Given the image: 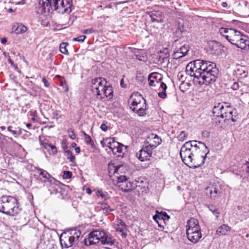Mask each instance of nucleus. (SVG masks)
<instances>
[{
    "instance_id": "nucleus-28",
    "label": "nucleus",
    "mask_w": 249,
    "mask_h": 249,
    "mask_svg": "<svg viewBox=\"0 0 249 249\" xmlns=\"http://www.w3.org/2000/svg\"><path fill=\"white\" fill-rule=\"evenodd\" d=\"M100 203L101 204V209L106 215L108 214L110 212L113 211V209H111L107 203L104 202Z\"/></svg>"
},
{
    "instance_id": "nucleus-13",
    "label": "nucleus",
    "mask_w": 249,
    "mask_h": 249,
    "mask_svg": "<svg viewBox=\"0 0 249 249\" xmlns=\"http://www.w3.org/2000/svg\"><path fill=\"white\" fill-rule=\"evenodd\" d=\"M152 149H151L148 146L143 145L142 148L139 151V154H137L138 159L142 161H145L149 160L152 153Z\"/></svg>"
},
{
    "instance_id": "nucleus-20",
    "label": "nucleus",
    "mask_w": 249,
    "mask_h": 249,
    "mask_svg": "<svg viewBox=\"0 0 249 249\" xmlns=\"http://www.w3.org/2000/svg\"><path fill=\"white\" fill-rule=\"evenodd\" d=\"M27 30V28L22 24L16 23L13 25L12 28V32L16 34L25 33Z\"/></svg>"
},
{
    "instance_id": "nucleus-63",
    "label": "nucleus",
    "mask_w": 249,
    "mask_h": 249,
    "mask_svg": "<svg viewBox=\"0 0 249 249\" xmlns=\"http://www.w3.org/2000/svg\"><path fill=\"white\" fill-rule=\"evenodd\" d=\"M0 128L2 130H3L5 129V127L3 125H2L0 127Z\"/></svg>"
},
{
    "instance_id": "nucleus-5",
    "label": "nucleus",
    "mask_w": 249,
    "mask_h": 249,
    "mask_svg": "<svg viewBox=\"0 0 249 249\" xmlns=\"http://www.w3.org/2000/svg\"><path fill=\"white\" fill-rule=\"evenodd\" d=\"M21 208L18 199L10 196H3L0 198V212L10 216H16Z\"/></svg>"
},
{
    "instance_id": "nucleus-39",
    "label": "nucleus",
    "mask_w": 249,
    "mask_h": 249,
    "mask_svg": "<svg viewBox=\"0 0 249 249\" xmlns=\"http://www.w3.org/2000/svg\"><path fill=\"white\" fill-rule=\"evenodd\" d=\"M181 54L182 53H179V50L177 49L174 51L172 56L174 59H178L183 56Z\"/></svg>"
},
{
    "instance_id": "nucleus-15",
    "label": "nucleus",
    "mask_w": 249,
    "mask_h": 249,
    "mask_svg": "<svg viewBox=\"0 0 249 249\" xmlns=\"http://www.w3.org/2000/svg\"><path fill=\"white\" fill-rule=\"evenodd\" d=\"M162 75L158 72L150 73L148 77L149 85L150 86L156 87V84H158L162 79Z\"/></svg>"
},
{
    "instance_id": "nucleus-42",
    "label": "nucleus",
    "mask_w": 249,
    "mask_h": 249,
    "mask_svg": "<svg viewBox=\"0 0 249 249\" xmlns=\"http://www.w3.org/2000/svg\"><path fill=\"white\" fill-rule=\"evenodd\" d=\"M86 38V36H85L81 35V36H79L77 37L73 38L72 40L74 41H78V42H84V41Z\"/></svg>"
},
{
    "instance_id": "nucleus-31",
    "label": "nucleus",
    "mask_w": 249,
    "mask_h": 249,
    "mask_svg": "<svg viewBox=\"0 0 249 249\" xmlns=\"http://www.w3.org/2000/svg\"><path fill=\"white\" fill-rule=\"evenodd\" d=\"M207 207L209 208V210L215 215L216 218L219 217L220 213L217 208L213 205H208Z\"/></svg>"
},
{
    "instance_id": "nucleus-55",
    "label": "nucleus",
    "mask_w": 249,
    "mask_h": 249,
    "mask_svg": "<svg viewBox=\"0 0 249 249\" xmlns=\"http://www.w3.org/2000/svg\"><path fill=\"white\" fill-rule=\"evenodd\" d=\"M100 127L104 131H106L108 129L107 125H101Z\"/></svg>"
},
{
    "instance_id": "nucleus-10",
    "label": "nucleus",
    "mask_w": 249,
    "mask_h": 249,
    "mask_svg": "<svg viewBox=\"0 0 249 249\" xmlns=\"http://www.w3.org/2000/svg\"><path fill=\"white\" fill-rule=\"evenodd\" d=\"M117 185L120 190L125 192H130L137 186L136 181H131L125 176L117 177Z\"/></svg>"
},
{
    "instance_id": "nucleus-45",
    "label": "nucleus",
    "mask_w": 249,
    "mask_h": 249,
    "mask_svg": "<svg viewBox=\"0 0 249 249\" xmlns=\"http://www.w3.org/2000/svg\"><path fill=\"white\" fill-rule=\"evenodd\" d=\"M210 131L205 130L201 132V135L203 138H209L210 137Z\"/></svg>"
},
{
    "instance_id": "nucleus-47",
    "label": "nucleus",
    "mask_w": 249,
    "mask_h": 249,
    "mask_svg": "<svg viewBox=\"0 0 249 249\" xmlns=\"http://www.w3.org/2000/svg\"><path fill=\"white\" fill-rule=\"evenodd\" d=\"M155 221L158 223L159 227L162 229L161 231H162L163 229H164V226L162 223L164 224V221L161 222V221L159 220L158 219H157V220Z\"/></svg>"
},
{
    "instance_id": "nucleus-36",
    "label": "nucleus",
    "mask_w": 249,
    "mask_h": 249,
    "mask_svg": "<svg viewBox=\"0 0 249 249\" xmlns=\"http://www.w3.org/2000/svg\"><path fill=\"white\" fill-rule=\"evenodd\" d=\"M178 29L176 31V34L178 36L181 35L182 33L184 31V26L182 24L178 23Z\"/></svg>"
},
{
    "instance_id": "nucleus-6",
    "label": "nucleus",
    "mask_w": 249,
    "mask_h": 249,
    "mask_svg": "<svg viewBox=\"0 0 249 249\" xmlns=\"http://www.w3.org/2000/svg\"><path fill=\"white\" fill-rule=\"evenodd\" d=\"M186 231L188 239L194 244L197 243L202 237L198 221L194 218H191L187 221Z\"/></svg>"
},
{
    "instance_id": "nucleus-23",
    "label": "nucleus",
    "mask_w": 249,
    "mask_h": 249,
    "mask_svg": "<svg viewBox=\"0 0 249 249\" xmlns=\"http://www.w3.org/2000/svg\"><path fill=\"white\" fill-rule=\"evenodd\" d=\"M143 107H134L132 108V110L137 113L140 116H144L146 114V105L145 100L142 98Z\"/></svg>"
},
{
    "instance_id": "nucleus-16",
    "label": "nucleus",
    "mask_w": 249,
    "mask_h": 249,
    "mask_svg": "<svg viewBox=\"0 0 249 249\" xmlns=\"http://www.w3.org/2000/svg\"><path fill=\"white\" fill-rule=\"evenodd\" d=\"M101 144L103 147H108L112 150L113 148L115 147V145H118V142L115 141L113 138H107L101 141Z\"/></svg>"
},
{
    "instance_id": "nucleus-7",
    "label": "nucleus",
    "mask_w": 249,
    "mask_h": 249,
    "mask_svg": "<svg viewBox=\"0 0 249 249\" xmlns=\"http://www.w3.org/2000/svg\"><path fill=\"white\" fill-rule=\"evenodd\" d=\"M228 41L242 49H245L249 46V40L247 36L240 31L233 29L230 31Z\"/></svg>"
},
{
    "instance_id": "nucleus-37",
    "label": "nucleus",
    "mask_w": 249,
    "mask_h": 249,
    "mask_svg": "<svg viewBox=\"0 0 249 249\" xmlns=\"http://www.w3.org/2000/svg\"><path fill=\"white\" fill-rule=\"evenodd\" d=\"M85 140L86 143L88 144H90L91 146H94V142H93L91 138L88 135L84 133Z\"/></svg>"
},
{
    "instance_id": "nucleus-25",
    "label": "nucleus",
    "mask_w": 249,
    "mask_h": 249,
    "mask_svg": "<svg viewBox=\"0 0 249 249\" xmlns=\"http://www.w3.org/2000/svg\"><path fill=\"white\" fill-rule=\"evenodd\" d=\"M233 29L231 28H225L221 27L219 28L218 33L221 36L224 37L227 40L229 39L230 35V31H232Z\"/></svg>"
},
{
    "instance_id": "nucleus-17",
    "label": "nucleus",
    "mask_w": 249,
    "mask_h": 249,
    "mask_svg": "<svg viewBox=\"0 0 249 249\" xmlns=\"http://www.w3.org/2000/svg\"><path fill=\"white\" fill-rule=\"evenodd\" d=\"M126 147L123 144L118 142V145H115V147L111 150L114 155H117L118 157H122L126 151Z\"/></svg>"
},
{
    "instance_id": "nucleus-9",
    "label": "nucleus",
    "mask_w": 249,
    "mask_h": 249,
    "mask_svg": "<svg viewBox=\"0 0 249 249\" xmlns=\"http://www.w3.org/2000/svg\"><path fill=\"white\" fill-rule=\"evenodd\" d=\"M105 84H107V81L101 77L94 78L91 81V90L97 99H103L102 93L105 88Z\"/></svg>"
},
{
    "instance_id": "nucleus-43",
    "label": "nucleus",
    "mask_w": 249,
    "mask_h": 249,
    "mask_svg": "<svg viewBox=\"0 0 249 249\" xmlns=\"http://www.w3.org/2000/svg\"><path fill=\"white\" fill-rule=\"evenodd\" d=\"M97 31L93 29V28H89L88 29L84 30L83 31V33L85 34H91L92 33H97Z\"/></svg>"
},
{
    "instance_id": "nucleus-26",
    "label": "nucleus",
    "mask_w": 249,
    "mask_h": 249,
    "mask_svg": "<svg viewBox=\"0 0 249 249\" xmlns=\"http://www.w3.org/2000/svg\"><path fill=\"white\" fill-rule=\"evenodd\" d=\"M169 218L170 216L165 212L163 213H160L159 215H155L153 216V219L155 221H157V219H158L159 220L161 221V222H163L166 220H169Z\"/></svg>"
},
{
    "instance_id": "nucleus-32",
    "label": "nucleus",
    "mask_w": 249,
    "mask_h": 249,
    "mask_svg": "<svg viewBox=\"0 0 249 249\" xmlns=\"http://www.w3.org/2000/svg\"><path fill=\"white\" fill-rule=\"evenodd\" d=\"M177 50H179V53H182V55L184 56L189 51V46L187 45H183L177 49Z\"/></svg>"
},
{
    "instance_id": "nucleus-49",
    "label": "nucleus",
    "mask_w": 249,
    "mask_h": 249,
    "mask_svg": "<svg viewBox=\"0 0 249 249\" xmlns=\"http://www.w3.org/2000/svg\"><path fill=\"white\" fill-rule=\"evenodd\" d=\"M116 226H121L122 227H124L125 226V223L122 220L118 219L117 221V224Z\"/></svg>"
},
{
    "instance_id": "nucleus-19",
    "label": "nucleus",
    "mask_w": 249,
    "mask_h": 249,
    "mask_svg": "<svg viewBox=\"0 0 249 249\" xmlns=\"http://www.w3.org/2000/svg\"><path fill=\"white\" fill-rule=\"evenodd\" d=\"M231 230V228L228 224H222L216 230L217 235H227L228 232Z\"/></svg>"
},
{
    "instance_id": "nucleus-18",
    "label": "nucleus",
    "mask_w": 249,
    "mask_h": 249,
    "mask_svg": "<svg viewBox=\"0 0 249 249\" xmlns=\"http://www.w3.org/2000/svg\"><path fill=\"white\" fill-rule=\"evenodd\" d=\"M150 18L152 22H161L163 19V14L160 11H154L151 12Z\"/></svg>"
},
{
    "instance_id": "nucleus-50",
    "label": "nucleus",
    "mask_w": 249,
    "mask_h": 249,
    "mask_svg": "<svg viewBox=\"0 0 249 249\" xmlns=\"http://www.w3.org/2000/svg\"><path fill=\"white\" fill-rule=\"evenodd\" d=\"M244 170H245L246 173L249 175V162H247L244 165Z\"/></svg>"
},
{
    "instance_id": "nucleus-60",
    "label": "nucleus",
    "mask_w": 249,
    "mask_h": 249,
    "mask_svg": "<svg viewBox=\"0 0 249 249\" xmlns=\"http://www.w3.org/2000/svg\"><path fill=\"white\" fill-rule=\"evenodd\" d=\"M221 6L223 7H227L228 6V4L226 2H222L221 3Z\"/></svg>"
},
{
    "instance_id": "nucleus-51",
    "label": "nucleus",
    "mask_w": 249,
    "mask_h": 249,
    "mask_svg": "<svg viewBox=\"0 0 249 249\" xmlns=\"http://www.w3.org/2000/svg\"><path fill=\"white\" fill-rule=\"evenodd\" d=\"M42 82L44 83V86L45 87H48L49 86L50 83L49 82V81L45 77H43L42 78Z\"/></svg>"
},
{
    "instance_id": "nucleus-44",
    "label": "nucleus",
    "mask_w": 249,
    "mask_h": 249,
    "mask_svg": "<svg viewBox=\"0 0 249 249\" xmlns=\"http://www.w3.org/2000/svg\"><path fill=\"white\" fill-rule=\"evenodd\" d=\"M36 111H31L30 112L31 116H32L31 120L33 121V123H36L37 122V118L36 117Z\"/></svg>"
},
{
    "instance_id": "nucleus-11",
    "label": "nucleus",
    "mask_w": 249,
    "mask_h": 249,
    "mask_svg": "<svg viewBox=\"0 0 249 249\" xmlns=\"http://www.w3.org/2000/svg\"><path fill=\"white\" fill-rule=\"evenodd\" d=\"M104 235V231H94L91 232L88 238L85 239V244L86 246L95 245L100 242H101V239Z\"/></svg>"
},
{
    "instance_id": "nucleus-40",
    "label": "nucleus",
    "mask_w": 249,
    "mask_h": 249,
    "mask_svg": "<svg viewBox=\"0 0 249 249\" xmlns=\"http://www.w3.org/2000/svg\"><path fill=\"white\" fill-rule=\"evenodd\" d=\"M141 98V96H139V97H138L137 99L135 98L133 99L132 102L131 103L132 106H134L135 107L137 105L139 106L140 104H142L140 99V98Z\"/></svg>"
},
{
    "instance_id": "nucleus-33",
    "label": "nucleus",
    "mask_w": 249,
    "mask_h": 249,
    "mask_svg": "<svg viewBox=\"0 0 249 249\" xmlns=\"http://www.w3.org/2000/svg\"><path fill=\"white\" fill-rule=\"evenodd\" d=\"M67 43L65 42H62L60 44L59 49L60 51L65 54H68V51L66 48V46L67 45Z\"/></svg>"
},
{
    "instance_id": "nucleus-48",
    "label": "nucleus",
    "mask_w": 249,
    "mask_h": 249,
    "mask_svg": "<svg viewBox=\"0 0 249 249\" xmlns=\"http://www.w3.org/2000/svg\"><path fill=\"white\" fill-rule=\"evenodd\" d=\"M158 95L160 97L164 99L166 97V91H163L162 92H160L158 93Z\"/></svg>"
},
{
    "instance_id": "nucleus-62",
    "label": "nucleus",
    "mask_w": 249,
    "mask_h": 249,
    "mask_svg": "<svg viewBox=\"0 0 249 249\" xmlns=\"http://www.w3.org/2000/svg\"><path fill=\"white\" fill-rule=\"evenodd\" d=\"M7 11H8V12H9V13H11V12H13V9H12V8H9V9H8V10H7Z\"/></svg>"
},
{
    "instance_id": "nucleus-24",
    "label": "nucleus",
    "mask_w": 249,
    "mask_h": 249,
    "mask_svg": "<svg viewBox=\"0 0 249 249\" xmlns=\"http://www.w3.org/2000/svg\"><path fill=\"white\" fill-rule=\"evenodd\" d=\"M37 171L39 175L41 176L43 178L47 179L49 181L51 182L53 178L46 171L41 169L37 168Z\"/></svg>"
},
{
    "instance_id": "nucleus-8",
    "label": "nucleus",
    "mask_w": 249,
    "mask_h": 249,
    "mask_svg": "<svg viewBox=\"0 0 249 249\" xmlns=\"http://www.w3.org/2000/svg\"><path fill=\"white\" fill-rule=\"evenodd\" d=\"M80 235V231L76 230H71L62 233L60 237L62 247L66 248L72 247L78 241Z\"/></svg>"
},
{
    "instance_id": "nucleus-34",
    "label": "nucleus",
    "mask_w": 249,
    "mask_h": 249,
    "mask_svg": "<svg viewBox=\"0 0 249 249\" xmlns=\"http://www.w3.org/2000/svg\"><path fill=\"white\" fill-rule=\"evenodd\" d=\"M188 134L184 131H181L178 136V139L179 141L182 142L187 137Z\"/></svg>"
},
{
    "instance_id": "nucleus-41",
    "label": "nucleus",
    "mask_w": 249,
    "mask_h": 249,
    "mask_svg": "<svg viewBox=\"0 0 249 249\" xmlns=\"http://www.w3.org/2000/svg\"><path fill=\"white\" fill-rule=\"evenodd\" d=\"M72 173L70 171H65L63 172V177L64 179H69L71 178Z\"/></svg>"
},
{
    "instance_id": "nucleus-4",
    "label": "nucleus",
    "mask_w": 249,
    "mask_h": 249,
    "mask_svg": "<svg viewBox=\"0 0 249 249\" xmlns=\"http://www.w3.org/2000/svg\"><path fill=\"white\" fill-rule=\"evenodd\" d=\"M39 5L48 11L53 8L61 14L70 13L72 9V0H39Z\"/></svg>"
},
{
    "instance_id": "nucleus-52",
    "label": "nucleus",
    "mask_w": 249,
    "mask_h": 249,
    "mask_svg": "<svg viewBox=\"0 0 249 249\" xmlns=\"http://www.w3.org/2000/svg\"><path fill=\"white\" fill-rule=\"evenodd\" d=\"M69 137L72 140L74 139L75 138V135L74 134V132L72 131H69Z\"/></svg>"
},
{
    "instance_id": "nucleus-1",
    "label": "nucleus",
    "mask_w": 249,
    "mask_h": 249,
    "mask_svg": "<svg viewBox=\"0 0 249 249\" xmlns=\"http://www.w3.org/2000/svg\"><path fill=\"white\" fill-rule=\"evenodd\" d=\"M186 71L194 77V83L198 86L213 83L219 72L214 63L202 59H196L189 63L186 67Z\"/></svg>"
},
{
    "instance_id": "nucleus-54",
    "label": "nucleus",
    "mask_w": 249,
    "mask_h": 249,
    "mask_svg": "<svg viewBox=\"0 0 249 249\" xmlns=\"http://www.w3.org/2000/svg\"><path fill=\"white\" fill-rule=\"evenodd\" d=\"M115 229H116V231H119L120 232L123 233V231H124L123 227L121 228L120 226L119 227L116 226Z\"/></svg>"
},
{
    "instance_id": "nucleus-35",
    "label": "nucleus",
    "mask_w": 249,
    "mask_h": 249,
    "mask_svg": "<svg viewBox=\"0 0 249 249\" xmlns=\"http://www.w3.org/2000/svg\"><path fill=\"white\" fill-rule=\"evenodd\" d=\"M65 155L67 156V159L71 162H73L75 160L74 156H73L71 151L69 150L66 151Z\"/></svg>"
},
{
    "instance_id": "nucleus-29",
    "label": "nucleus",
    "mask_w": 249,
    "mask_h": 249,
    "mask_svg": "<svg viewBox=\"0 0 249 249\" xmlns=\"http://www.w3.org/2000/svg\"><path fill=\"white\" fill-rule=\"evenodd\" d=\"M96 194L98 197H100L103 200H106L109 198L108 194L106 192L103 191L102 190H98Z\"/></svg>"
},
{
    "instance_id": "nucleus-30",
    "label": "nucleus",
    "mask_w": 249,
    "mask_h": 249,
    "mask_svg": "<svg viewBox=\"0 0 249 249\" xmlns=\"http://www.w3.org/2000/svg\"><path fill=\"white\" fill-rule=\"evenodd\" d=\"M41 143L45 149H46L48 150H50V149H52V152L53 153H55L56 152V149L55 146L52 145L49 143H48L47 142H42L40 141Z\"/></svg>"
},
{
    "instance_id": "nucleus-59",
    "label": "nucleus",
    "mask_w": 249,
    "mask_h": 249,
    "mask_svg": "<svg viewBox=\"0 0 249 249\" xmlns=\"http://www.w3.org/2000/svg\"><path fill=\"white\" fill-rule=\"evenodd\" d=\"M86 193H87V194H89V195H90V194H91V193H92V191H91V190L90 188H87V189H86Z\"/></svg>"
},
{
    "instance_id": "nucleus-56",
    "label": "nucleus",
    "mask_w": 249,
    "mask_h": 249,
    "mask_svg": "<svg viewBox=\"0 0 249 249\" xmlns=\"http://www.w3.org/2000/svg\"><path fill=\"white\" fill-rule=\"evenodd\" d=\"M120 85L122 88H126V86L124 84V80L123 78L121 80Z\"/></svg>"
},
{
    "instance_id": "nucleus-14",
    "label": "nucleus",
    "mask_w": 249,
    "mask_h": 249,
    "mask_svg": "<svg viewBox=\"0 0 249 249\" xmlns=\"http://www.w3.org/2000/svg\"><path fill=\"white\" fill-rule=\"evenodd\" d=\"M205 192L207 195L213 199H215L220 193L218 186L213 184H211L207 187L205 189Z\"/></svg>"
},
{
    "instance_id": "nucleus-53",
    "label": "nucleus",
    "mask_w": 249,
    "mask_h": 249,
    "mask_svg": "<svg viewBox=\"0 0 249 249\" xmlns=\"http://www.w3.org/2000/svg\"><path fill=\"white\" fill-rule=\"evenodd\" d=\"M160 87L162 89L163 91H166L167 89L166 85L164 82H161Z\"/></svg>"
},
{
    "instance_id": "nucleus-3",
    "label": "nucleus",
    "mask_w": 249,
    "mask_h": 249,
    "mask_svg": "<svg viewBox=\"0 0 249 249\" xmlns=\"http://www.w3.org/2000/svg\"><path fill=\"white\" fill-rule=\"evenodd\" d=\"M213 113V124H215L222 123V122L229 124L230 120L232 122H235L232 117V108L228 103H219L216 106H214Z\"/></svg>"
},
{
    "instance_id": "nucleus-64",
    "label": "nucleus",
    "mask_w": 249,
    "mask_h": 249,
    "mask_svg": "<svg viewBox=\"0 0 249 249\" xmlns=\"http://www.w3.org/2000/svg\"><path fill=\"white\" fill-rule=\"evenodd\" d=\"M143 107V106H142V107L141 104H140V105H139V106L137 105V106H136V107Z\"/></svg>"
},
{
    "instance_id": "nucleus-38",
    "label": "nucleus",
    "mask_w": 249,
    "mask_h": 249,
    "mask_svg": "<svg viewBox=\"0 0 249 249\" xmlns=\"http://www.w3.org/2000/svg\"><path fill=\"white\" fill-rule=\"evenodd\" d=\"M8 130L11 132L14 135L19 134L20 133L19 130H17V128H14L12 125H9L8 127Z\"/></svg>"
},
{
    "instance_id": "nucleus-58",
    "label": "nucleus",
    "mask_w": 249,
    "mask_h": 249,
    "mask_svg": "<svg viewBox=\"0 0 249 249\" xmlns=\"http://www.w3.org/2000/svg\"><path fill=\"white\" fill-rule=\"evenodd\" d=\"M238 85L236 83H234L232 86V88L233 89L236 90L238 89Z\"/></svg>"
},
{
    "instance_id": "nucleus-46",
    "label": "nucleus",
    "mask_w": 249,
    "mask_h": 249,
    "mask_svg": "<svg viewBox=\"0 0 249 249\" xmlns=\"http://www.w3.org/2000/svg\"><path fill=\"white\" fill-rule=\"evenodd\" d=\"M113 167L114 168V173L117 174L120 172L121 168H123V166L122 165H120L118 166H114Z\"/></svg>"
},
{
    "instance_id": "nucleus-57",
    "label": "nucleus",
    "mask_w": 249,
    "mask_h": 249,
    "mask_svg": "<svg viewBox=\"0 0 249 249\" xmlns=\"http://www.w3.org/2000/svg\"><path fill=\"white\" fill-rule=\"evenodd\" d=\"M7 42V38L5 37H3L1 39L0 42L2 44H5Z\"/></svg>"
},
{
    "instance_id": "nucleus-2",
    "label": "nucleus",
    "mask_w": 249,
    "mask_h": 249,
    "mask_svg": "<svg viewBox=\"0 0 249 249\" xmlns=\"http://www.w3.org/2000/svg\"><path fill=\"white\" fill-rule=\"evenodd\" d=\"M209 149L202 142L190 141L186 142L180 150L182 161L188 167L196 168L205 162Z\"/></svg>"
},
{
    "instance_id": "nucleus-61",
    "label": "nucleus",
    "mask_w": 249,
    "mask_h": 249,
    "mask_svg": "<svg viewBox=\"0 0 249 249\" xmlns=\"http://www.w3.org/2000/svg\"><path fill=\"white\" fill-rule=\"evenodd\" d=\"M75 151L76 153H79L80 152V149L79 147H77L75 148Z\"/></svg>"
},
{
    "instance_id": "nucleus-21",
    "label": "nucleus",
    "mask_w": 249,
    "mask_h": 249,
    "mask_svg": "<svg viewBox=\"0 0 249 249\" xmlns=\"http://www.w3.org/2000/svg\"><path fill=\"white\" fill-rule=\"evenodd\" d=\"M104 87L105 88L103 90V94L107 99V100H109L112 99L113 97L112 87L110 86L109 85H107V84H105Z\"/></svg>"
},
{
    "instance_id": "nucleus-27",
    "label": "nucleus",
    "mask_w": 249,
    "mask_h": 249,
    "mask_svg": "<svg viewBox=\"0 0 249 249\" xmlns=\"http://www.w3.org/2000/svg\"><path fill=\"white\" fill-rule=\"evenodd\" d=\"M135 55L137 59L140 61H145L146 59V55L142 50H137L135 52Z\"/></svg>"
},
{
    "instance_id": "nucleus-22",
    "label": "nucleus",
    "mask_w": 249,
    "mask_h": 249,
    "mask_svg": "<svg viewBox=\"0 0 249 249\" xmlns=\"http://www.w3.org/2000/svg\"><path fill=\"white\" fill-rule=\"evenodd\" d=\"M103 237L101 239V243L102 244H106L107 245H112L115 242V239L112 237L104 232V235H102Z\"/></svg>"
},
{
    "instance_id": "nucleus-12",
    "label": "nucleus",
    "mask_w": 249,
    "mask_h": 249,
    "mask_svg": "<svg viewBox=\"0 0 249 249\" xmlns=\"http://www.w3.org/2000/svg\"><path fill=\"white\" fill-rule=\"evenodd\" d=\"M161 142V139L158 135L151 133L147 136L144 145L153 150L159 146Z\"/></svg>"
}]
</instances>
